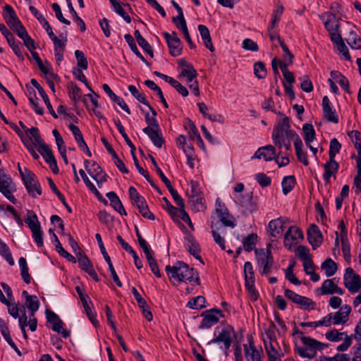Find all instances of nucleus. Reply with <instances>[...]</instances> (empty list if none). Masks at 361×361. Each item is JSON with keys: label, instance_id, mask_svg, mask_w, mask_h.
<instances>
[{"label": "nucleus", "instance_id": "1", "mask_svg": "<svg viewBox=\"0 0 361 361\" xmlns=\"http://www.w3.org/2000/svg\"><path fill=\"white\" fill-rule=\"evenodd\" d=\"M271 138L274 146L281 152L291 150V141L293 145L300 140V136L291 129L290 118L283 116L277 120L271 134Z\"/></svg>", "mask_w": 361, "mask_h": 361}, {"label": "nucleus", "instance_id": "2", "mask_svg": "<svg viewBox=\"0 0 361 361\" xmlns=\"http://www.w3.org/2000/svg\"><path fill=\"white\" fill-rule=\"evenodd\" d=\"M295 348L298 354L303 358L312 359L316 357L318 351H322L328 345L313 338L306 336L298 329L295 328L293 333Z\"/></svg>", "mask_w": 361, "mask_h": 361}, {"label": "nucleus", "instance_id": "3", "mask_svg": "<svg viewBox=\"0 0 361 361\" xmlns=\"http://www.w3.org/2000/svg\"><path fill=\"white\" fill-rule=\"evenodd\" d=\"M165 271L172 283H191L194 281L196 284H200L197 273L183 261H178L173 265H167Z\"/></svg>", "mask_w": 361, "mask_h": 361}, {"label": "nucleus", "instance_id": "4", "mask_svg": "<svg viewBox=\"0 0 361 361\" xmlns=\"http://www.w3.org/2000/svg\"><path fill=\"white\" fill-rule=\"evenodd\" d=\"M263 342L269 361H281L282 355L279 353L281 348L273 329H268L265 331Z\"/></svg>", "mask_w": 361, "mask_h": 361}, {"label": "nucleus", "instance_id": "5", "mask_svg": "<svg viewBox=\"0 0 361 361\" xmlns=\"http://www.w3.org/2000/svg\"><path fill=\"white\" fill-rule=\"evenodd\" d=\"M271 245L267 246L265 249L255 250V255L259 271L262 274H268L273 265L274 259L270 250Z\"/></svg>", "mask_w": 361, "mask_h": 361}, {"label": "nucleus", "instance_id": "6", "mask_svg": "<svg viewBox=\"0 0 361 361\" xmlns=\"http://www.w3.org/2000/svg\"><path fill=\"white\" fill-rule=\"evenodd\" d=\"M234 336V331L230 326L223 327L218 332L214 333V336L209 343H216L219 345V348L227 350L233 341Z\"/></svg>", "mask_w": 361, "mask_h": 361}, {"label": "nucleus", "instance_id": "7", "mask_svg": "<svg viewBox=\"0 0 361 361\" xmlns=\"http://www.w3.org/2000/svg\"><path fill=\"white\" fill-rule=\"evenodd\" d=\"M16 190L15 183L10 176L0 169V192L13 204H16L17 200L13 195Z\"/></svg>", "mask_w": 361, "mask_h": 361}, {"label": "nucleus", "instance_id": "8", "mask_svg": "<svg viewBox=\"0 0 361 361\" xmlns=\"http://www.w3.org/2000/svg\"><path fill=\"white\" fill-rule=\"evenodd\" d=\"M304 238L300 228L296 226H290L284 234L283 244L289 250H291Z\"/></svg>", "mask_w": 361, "mask_h": 361}, {"label": "nucleus", "instance_id": "9", "mask_svg": "<svg viewBox=\"0 0 361 361\" xmlns=\"http://www.w3.org/2000/svg\"><path fill=\"white\" fill-rule=\"evenodd\" d=\"M343 281L345 287L350 293H356L361 288V278L351 267L345 269Z\"/></svg>", "mask_w": 361, "mask_h": 361}, {"label": "nucleus", "instance_id": "10", "mask_svg": "<svg viewBox=\"0 0 361 361\" xmlns=\"http://www.w3.org/2000/svg\"><path fill=\"white\" fill-rule=\"evenodd\" d=\"M284 295L287 298L297 304L302 309L312 310L316 308V303L311 298L300 295L291 290L286 289Z\"/></svg>", "mask_w": 361, "mask_h": 361}, {"label": "nucleus", "instance_id": "11", "mask_svg": "<svg viewBox=\"0 0 361 361\" xmlns=\"http://www.w3.org/2000/svg\"><path fill=\"white\" fill-rule=\"evenodd\" d=\"M202 316L203 318L200 324V329H209L217 324L223 314L221 310L212 309L204 312Z\"/></svg>", "mask_w": 361, "mask_h": 361}, {"label": "nucleus", "instance_id": "12", "mask_svg": "<svg viewBox=\"0 0 361 361\" xmlns=\"http://www.w3.org/2000/svg\"><path fill=\"white\" fill-rule=\"evenodd\" d=\"M163 35L166 41L170 54L173 56H180L183 48L182 43L178 37L177 33L176 32H173L171 34L164 32Z\"/></svg>", "mask_w": 361, "mask_h": 361}, {"label": "nucleus", "instance_id": "13", "mask_svg": "<svg viewBox=\"0 0 361 361\" xmlns=\"http://www.w3.org/2000/svg\"><path fill=\"white\" fill-rule=\"evenodd\" d=\"M289 223V219L285 217H279L269 221L268 224V232L273 238H278L281 235L286 228V225Z\"/></svg>", "mask_w": 361, "mask_h": 361}, {"label": "nucleus", "instance_id": "14", "mask_svg": "<svg viewBox=\"0 0 361 361\" xmlns=\"http://www.w3.org/2000/svg\"><path fill=\"white\" fill-rule=\"evenodd\" d=\"M23 183L28 193L35 197L37 195L42 194V188L39 182L36 180V176L32 172H27L25 177L23 179Z\"/></svg>", "mask_w": 361, "mask_h": 361}, {"label": "nucleus", "instance_id": "15", "mask_svg": "<svg viewBox=\"0 0 361 361\" xmlns=\"http://www.w3.org/2000/svg\"><path fill=\"white\" fill-rule=\"evenodd\" d=\"M322 110L323 116L327 121L334 123H338V116L336 114V109L327 96H324L322 99Z\"/></svg>", "mask_w": 361, "mask_h": 361}, {"label": "nucleus", "instance_id": "16", "mask_svg": "<svg viewBox=\"0 0 361 361\" xmlns=\"http://www.w3.org/2000/svg\"><path fill=\"white\" fill-rule=\"evenodd\" d=\"M352 308L349 305H342L339 310L335 312H331L333 317L334 325H344L349 320Z\"/></svg>", "mask_w": 361, "mask_h": 361}, {"label": "nucleus", "instance_id": "17", "mask_svg": "<svg viewBox=\"0 0 361 361\" xmlns=\"http://www.w3.org/2000/svg\"><path fill=\"white\" fill-rule=\"evenodd\" d=\"M276 147L271 145H267L264 147H261L258 148V149L255 152L254 155L251 157L252 159H263L266 161H269L274 159L276 151Z\"/></svg>", "mask_w": 361, "mask_h": 361}, {"label": "nucleus", "instance_id": "18", "mask_svg": "<svg viewBox=\"0 0 361 361\" xmlns=\"http://www.w3.org/2000/svg\"><path fill=\"white\" fill-rule=\"evenodd\" d=\"M47 317L48 322L51 324V329L54 331L61 334L62 336L65 338L70 336V331L63 328V322L60 319L57 314L51 312H47Z\"/></svg>", "mask_w": 361, "mask_h": 361}, {"label": "nucleus", "instance_id": "19", "mask_svg": "<svg viewBox=\"0 0 361 361\" xmlns=\"http://www.w3.org/2000/svg\"><path fill=\"white\" fill-rule=\"evenodd\" d=\"M320 290L322 295H333L336 293L342 295L344 293L343 289L337 286L335 278L325 280L322 283Z\"/></svg>", "mask_w": 361, "mask_h": 361}, {"label": "nucleus", "instance_id": "20", "mask_svg": "<svg viewBox=\"0 0 361 361\" xmlns=\"http://www.w3.org/2000/svg\"><path fill=\"white\" fill-rule=\"evenodd\" d=\"M243 349L246 361H263L262 349H257L252 342L244 344Z\"/></svg>", "mask_w": 361, "mask_h": 361}, {"label": "nucleus", "instance_id": "21", "mask_svg": "<svg viewBox=\"0 0 361 361\" xmlns=\"http://www.w3.org/2000/svg\"><path fill=\"white\" fill-rule=\"evenodd\" d=\"M320 19L324 24L328 32H331L339 29L338 19L336 16L332 13L326 12L319 16Z\"/></svg>", "mask_w": 361, "mask_h": 361}, {"label": "nucleus", "instance_id": "22", "mask_svg": "<svg viewBox=\"0 0 361 361\" xmlns=\"http://www.w3.org/2000/svg\"><path fill=\"white\" fill-rule=\"evenodd\" d=\"M307 238L309 243L315 249L320 245L322 242V235L317 226L312 224L307 231Z\"/></svg>", "mask_w": 361, "mask_h": 361}, {"label": "nucleus", "instance_id": "23", "mask_svg": "<svg viewBox=\"0 0 361 361\" xmlns=\"http://www.w3.org/2000/svg\"><path fill=\"white\" fill-rule=\"evenodd\" d=\"M77 257L80 267L85 272H87L95 281H98V276L87 256L83 255L81 253H78Z\"/></svg>", "mask_w": 361, "mask_h": 361}, {"label": "nucleus", "instance_id": "24", "mask_svg": "<svg viewBox=\"0 0 361 361\" xmlns=\"http://www.w3.org/2000/svg\"><path fill=\"white\" fill-rule=\"evenodd\" d=\"M143 132L149 137L153 144L161 147L164 143V140L161 133V129L152 127H146L143 129Z\"/></svg>", "mask_w": 361, "mask_h": 361}, {"label": "nucleus", "instance_id": "25", "mask_svg": "<svg viewBox=\"0 0 361 361\" xmlns=\"http://www.w3.org/2000/svg\"><path fill=\"white\" fill-rule=\"evenodd\" d=\"M184 245L186 250L192 255H193L197 259L200 260L201 262H203L201 257L199 255L200 251L199 245L192 235H189L185 238Z\"/></svg>", "mask_w": 361, "mask_h": 361}, {"label": "nucleus", "instance_id": "26", "mask_svg": "<svg viewBox=\"0 0 361 361\" xmlns=\"http://www.w3.org/2000/svg\"><path fill=\"white\" fill-rule=\"evenodd\" d=\"M216 212L224 226L230 228H234L236 226L235 218L228 213L227 208L216 209Z\"/></svg>", "mask_w": 361, "mask_h": 361}, {"label": "nucleus", "instance_id": "27", "mask_svg": "<svg viewBox=\"0 0 361 361\" xmlns=\"http://www.w3.org/2000/svg\"><path fill=\"white\" fill-rule=\"evenodd\" d=\"M339 165L335 161V159H331L324 165V173L323 174V178L326 183H330V178L332 176H334L338 170Z\"/></svg>", "mask_w": 361, "mask_h": 361}, {"label": "nucleus", "instance_id": "28", "mask_svg": "<svg viewBox=\"0 0 361 361\" xmlns=\"http://www.w3.org/2000/svg\"><path fill=\"white\" fill-rule=\"evenodd\" d=\"M22 294L25 298V305L33 317L39 307V300L37 296L29 295L26 290H23Z\"/></svg>", "mask_w": 361, "mask_h": 361}, {"label": "nucleus", "instance_id": "29", "mask_svg": "<svg viewBox=\"0 0 361 361\" xmlns=\"http://www.w3.org/2000/svg\"><path fill=\"white\" fill-rule=\"evenodd\" d=\"M106 197L109 200L111 205L116 211H117L121 215H127L123 204L116 192H109L106 193Z\"/></svg>", "mask_w": 361, "mask_h": 361}, {"label": "nucleus", "instance_id": "30", "mask_svg": "<svg viewBox=\"0 0 361 361\" xmlns=\"http://www.w3.org/2000/svg\"><path fill=\"white\" fill-rule=\"evenodd\" d=\"M6 14L5 15V20L11 29L13 30L20 23H22L19 18L17 17L14 10L11 6H6Z\"/></svg>", "mask_w": 361, "mask_h": 361}, {"label": "nucleus", "instance_id": "31", "mask_svg": "<svg viewBox=\"0 0 361 361\" xmlns=\"http://www.w3.org/2000/svg\"><path fill=\"white\" fill-rule=\"evenodd\" d=\"M330 76L335 82H338L343 90L347 93H350L348 80L340 72L332 71Z\"/></svg>", "mask_w": 361, "mask_h": 361}, {"label": "nucleus", "instance_id": "32", "mask_svg": "<svg viewBox=\"0 0 361 361\" xmlns=\"http://www.w3.org/2000/svg\"><path fill=\"white\" fill-rule=\"evenodd\" d=\"M198 31L206 47L208 48L209 51H214V47L212 44L210 32L207 27L204 25H199Z\"/></svg>", "mask_w": 361, "mask_h": 361}, {"label": "nucleus", "instance_id": "33", "mask_svg": "<svg viewBox=\"0 0 361 361\" xmlns=\"http://www.w3.org/2000/svg\"><path fill=\"white\" fill-rule=\"evenodd\" d=\"M197 76L196 70L192 65H186L180 71L179 78H185L187 82H192Z\"/></svg>", "mask_w": 361, "mask_h": 361}, {"label": "nucleus", "instance_id": "34", "mask_svg": "<svg viewBox=\"0 0 361 361\" xmlns=\"http://www.w3.org/2000/svg\"><path fill=\"white\" fill-rule=\"evenodd\" d=\"M325 338L331 342H339L343 341L346 336L349 335L346 331L340 332L336 329L327 331L325 334Z\"/></svg>", "mask_w": 361, "mask_h": 361}, {"label": "nucleus", "instance_id": "35", "mask_svg": "<svg viewBox=\"0 0 361 361\" xmlns=\"http://www.w3.org/2000/svg\"><path fill=\"white\" fill-rule=\"evenodd\" d=\"M303 131V139L305 145H309L310 143H312L315 140V130L312 124L305 123L302 126Z\"/></svg>", "mask_w": 361, "mask_h": 361}, {"label": "nucleus", "instance_id": "36", "mask_svg": "<svg viewBox=\"0 0 361 361\" xmlns=\"http://www.w3.org/2000/svg\"><path fill=\"white\" fill-rule=\"evenodd\" d=\"M294 147L298 159L305 166H307L309 164L307 154L303 150V143L301 139L295 143Z\"/></svg>", "mask_w": 361, "mask_h": 361}, {"label": "nucleus", "instance_id": "37", "mask_svg": "<svg viewBox=\"0 0 361 361\" xmlns=\"http://www.w3.org/2000/svg\"><path fill=\"white\" fill-rule=\"evenodd\" d=\"M198 108L201 114L206 118H209L212 121H216L219 123H221L224 121V118L220 114H210L208 111V107L203 102H200L197 104Z\"/></svg>", "mask_w": 361, "mask_h": 361}, {"label": "nucleus", "instance_id": "38", "mask_svg": "<svg viewBox=\"0 0 361 361\" xmlns=\"http://www.w3.org/2000/svg\"><path fill=\"white\" fill-rule=\"evenodd\" d=\"M291 154V150H283L276 153L274 160L279 167L287 166L290 163L289 157Z\"/></svg>", "mask_w": 361, "mask_h": 361}, {"label": "nucleus", "instance_id": "39", "mask_svg": "<svg viewBox=\"0 0 361 361\" xmlns=\"http://www.w3.org/2000/svg\"><path fill=\"white\" fill-rule=\"evenodd\" d=\"M133 205L137 208L138 212L142 214L143 217L150 220L154 219V216L150 212L145 199H143L136 204Z\"/></svg>", "mask_w": 361, "mask_h": 361}, {"label": "nucleus", "instance_id": "40", "mask_svg": "<svg viewBox=\"0 0 361 361\" xmlns=\"http://www.w3.org/2000/svg\"><path fill=\"white\" fill-rule=\"evenodd\" d=\"M147 107L150 110L151 114L149 112H146L145 114V121L147 124V127L159 128V126L157 120V111L151 106L150 104L149 106Z\"/></svg>", "mask_w": 361, "mask_h": 361}, {"label": "nucleus", "instance_id": "41", "mask_svg": "<svg viewBox=\"0 0 361 361\" xmlns=\"http://www.w3.org/2000/svg\"><path fill=\"white\" fill-rule=\"evenodd\" d=\"M190 202L192 204L193 209L195 212L203 211L205 209L204 206V200L202 197V195H190L189 196Z\"/></svg>", "mask_w": 361, "mask_h": 361}, {"label": "nucleus", "instance_id": "42", "mask_svg": "<svg viewBox=\"0 0 361 361\" xmlns=\"http://www.w3.org/2000/svg\"><path fill=\"white\" fill-rule=\"evenodd\" d=\"M321 267L324 271L326 276L334 275L337 271V265L331 258L326 259L322 264Z\"/></svg>", "mask_w": 361, "mask_h": 361}, {"label": "nucleus", "instance_id": "43", "mask_svg": "<svg viewBox=\"0 0 361 361\" xmlns=\"http://www.w3.org/2000/svg\"><path fill=\"white\" fill-rule=\"evenodd\" d=\"M295 184V178L293 176H285L281 182L283 193L288 195L294 188Z\"/></svg>", "mask_w": 361, "mask_h": 361}, {"label": "nucleus", "instance_id": "44", "mask_svg": "<svg viewBox=\"0 0 361 361\" xmlns=\"http://www.w3.org/2000/svg\"><path fill=\"white\" fill-rule=\"evenodd\" d=\"M0 255L3 258H4L10 265L13 266L15 264L8 246L4 242H3L1 238H0Z\"/></svg>", "mask_w": 361, "mask_h": 361}, {"label": "nucleus", "instance_id": "45", "mask_svg": "<svg viewBox=\"0 0 361 361\" xmlns=\"http://www.w3.org/2000/svg\"><path fill=\"white\" fill-rule=\"evenodd\" d=\"M25 222L28 225L31 231L41 227L37 215L33 211L31 210L27 212Z\"/></svg>", "mask_w": 361, "mask_h": 361}, {"label": "nucleus", "instance_id": "46", "mask_svg": "<svg viewBox=\"0 0 361 361\" xmlns=\"http://www.w3.org/2000/svg\"><path fill=\"white\" fill-rule=\"evenodd\" d=\"M145 85L150 88L151 90L155 91L157 92V96L159 97V98L160 99V101L161 102V103L163 104V105L164 106L165 108H168L169 107V105L164 97V94H163V92L161 91V90L160 89L159 87H158L155 82L152 80H145Z\"/></svg>", "mask_w": 361, "mask_h": 361}, {"label": "nucleus", "instance_id": "47", "mask_svg": "<svg viewBox=\"0 0 361 361\" xmlns=\"http://www.w3.org/2000/svg\"><path fill=\"white\" fill-rule=\"evenodd\" d=\"M257 241V235L255 233H251L243 238V245L244 247V249L247 251L250 252L252 250H254L256 243Z\"/></svg>", "mask_w": 361, "mask_h": 361}, {"label": "nucleus", "instance_id": "48", "mask_svg": "<svg viewBox=\"0 0 361 361\" xmlns=\"http://www.w3.org/2000/svg\"><path fill=\"white\" fill-rule=\"evenodd\" d=\"M346 41L352 49H358L361 48V38L353 30L349 32Z\"/></svg>", "mask_w": 361, "mask_h": 361}, {"label": "nucleus", "instance_id": "49", "mask_svg": "<svg viewBox=\"0 0 361 361\" xmlns=\"http://www.w3.org/2000/svg\"><path fill=\"white\" fill-rule=\"evenodd\" d=\"M116 128L118 129V132L121 134L122 137H123L124 140L126 141V144L130 147V153L133 154V152L135 151V147L128 137V135L126 134L125 131V128L121 124V122L119 120L114 121Z\"/></svg>", "mask_w": 361, "mask_h": 361}, {"label": "nucleus", "instance_id": "50", "mask_svg": "<svg viewBox=\"0 0 361 361\" xmlns=\"http://www.w3.org/2000/svg\"><path fill=\"white\" fill-rule=\"evenodd\" d=\"M187 307L194 310L202 309L206 307V300L203 296L200 295L193 298L190 301H188Z\"/></svg>", "mask_w": 361, "mask_h": 361}, {"label": "nucleus", "instance_id": "51", "mask_svg": "<svg viewBox=\"0 0 361 361\" xmlns=\"http://www.w3.org/2000/svg\"><path fill=\"white\" fill-rule=\"evenodd\" d=\"M38 151L44 157L47 163L51 162L52 160L55 159L52 151L49 146L45 145L44 142H42L41 145H38Z\"/></svg>", "mask_w": 361, "mask_h": 361}, {"label": "nucleus", "instance_id": "52", "mask_svg": "<svg viewBox=\"0 0 361 361\" xmlns=\"http://www.w3.org/2000/svg\"><path fill=\"white\" fill-rule=\"evenodd\" d=\"M125 40L129 45L130 49L132 51L138 56L143 62H146L145 59L143 57V56L141 54V53L139 51L137 45L135 44V42L134 40V38L132 37L130 34H126L124 35Z\"/></svg>", "mask_w": 361, "mask_h": 361}, {"label": "nucleus", "instance_id": "53", "mask_svg": "<svg viewBox=\"0 0 361 361\" xmlns=\"http://www.w3.org/2000/svg\"><path fill=\"white\" fill-rule=\"evenodd\" d=\"M295 254L302 262L311 259L310 250L306 246H298L295 250Z\"/></svg>", "mask_w": 361, "mask_h": 361}, {"label": "nucleus", "instance_id": "54", "mask_svg": "<svg viewBox=\"0 0 361 361\" xmlns=\"http://www.w3.org/2000/svg\"><path fill=\"white\" fill-rule=\"evenodd\" d=\"M79 173L81 176L85 184L89 188V190L94 193L97 197H102L101 193L96 188L94 185L90 181L89 178L87 176L86 173L82 169L79 170Z\"/></svg>", "mask_w": 361, "mask_h": 361}, {"label": "nucleus", "instance_id": "55", "mask_svg": "<svg viewBox=\"0 0 361 361\" xmlns=\"http://www.w3.org/2000/svg\"><path fill=\"white\" fill-rule=\"evenodd\" d=\"M185 128L188 130L189 133L193 138H197V140L203 144V140L201 138L200 135L198 133V130L195 125V123L191 121L190 119H188L187 123L185 126Z\"/></svg>", "mask_w": 361, "mask_h": 361}, {"label": "nucleus", "instance_id": "56", "mask_svg": "<svg viewBox=\"0 0 361 361\" xmlns=\"http://www.w3.org/2000/svg\"><path fill=\"white\" fill-rule=\"evenodd\" d=\"M244 190V185L242 183H237L233 188V192L235 193L234 195V200L236 203L241 206H244V199L241 195L239 193L242 192Z\"/></svg>", "mask_w": 361, "mask_h": 361}, {"label": "nucleus", "instance_id": "57", "mask_svg": "<svg viewBox=\"0 0 361 361\" xmlns=\"http://www.w3.org/2000/svg\"><path fill=\"white\" fill-rule=\"evenodd\" d=\"M341 145L336 138H333L330 141L329 155L331 159H335L336 155L340 152Z\"/></svg>", "mask_w": 361, "mask_h": 361}, {"label": "nucleus", "instance_id": "58", "mask_svg": "<svg viewBox=\"0 0 361 361\" xmlns=\"http://www.w3.org/2000/svg\"><path fill=\"white\" fill-rule=\"evenodd\" d=\"M75 56L77 59V65L80 68L79 69H87L88 63L84 53L80 50H75Z\"/></svg>", "mask_w": 361, "mask_h": 361}, {"label": "nucleus", "instance_id": "59", "mask_svg": "<svg viewBox=\"0 0 361 361\" xmlns=\"http://www.w3.org/2000/svg\"><path fill=\"white\" fill-rule=\"evenodd\" d=\"M173 23L176 25V27L179 29L183 33L188 31L186 21L184 18V15H178L176 17H173Z\"/></svg>", "mask_w": 361, "mask_h": 361}, {"label": "nucleus", "instance_id": "60", "mask_svg": "<svg viewBox=\"0 0 361 361\" xmlns=\"http://www.w3.org/2000/svg\"><path fill=\"white\" fill-rule=\"evenodd\" d=\"M146 258L147 259L149 266L150 267V269L152 272L157 277L161 278V274L160 273V271L159 269L158 264L157 263L156 259L154 258L152 253L149 254V255L146 256Z\"/></svg>", "mask_w": 361, "mask_h": 361}, {"label": "nucleus", "instance_id": "61", "mask_svg": "<svg viewBox=\"0 0 361 361\" xmlns=\"http://www.w3.org/2000/svg\"><path fill=\"white\" fill-rule=\"evenodd\" d=\"M82 306L89 319L91 321L93 325L96 326L98 324V322L95 319V314L94 310L92 308V302L89 300L86 302H84L82 303Z\"/></svg>", "mask_w": 361, "mask_h": 361}, {"label": "nucleus", "instance_id": "62", "mask_svg": "<svg viewBox=\"0 0 361 361\" xmlns=\"http://www.w3.org/2000/svg\"><path fill=\"white\" fill-rule=\"evenodd\" d=\"M25 133L29 137V140H30L31 138H33V140L37 145H41L42 142H43V140H42L39 134V130L37 128L32 127L30 129L27 128Z\"/></svg>", "mask_w": 361, "mask_h": 361}, {"label": "nucleus", "instance_id": "63", "mask_svg": "<svg viewBox=\"0 0 361 361\" xmlns=\"http://www.w3.org/2000/svg\"><path fill=\"white\" fill-rule=\"evenodd\" d=\"M128 90L132 94V95L135 98H136V99L137 101H139L140 102L144 104L147 106H149V103L147 101V99H145V96L139 92L138 90L136 88L135 86L132 85H129L128 86Z\"/></svg>", "mask_w": 361, "mask_h": 361}, {"label": "nucleus", "instance_id": "64", "mask_svg": "<svg viewBox=\"0 0 361 361\" xmlns=\"http://www.w3.org/2000/svg\"><path fill=\"white\" fill-rule=\"evenodd\" d=\"M68 128L73 133L78 146L85 142L83 138V135L78 126H75L74 124H69Z\"/></svg>", "mask_w": 361, "mask_h": 361}]
</instances>
